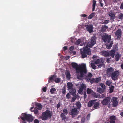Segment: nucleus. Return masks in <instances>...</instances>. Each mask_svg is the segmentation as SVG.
<instances>
[{
    "instance_id": "1",
    "label": "nucleus",
    "mask_w": 123,
    "mask_h": 123,
    "mask_svg": "<svg viewBox=\"0 0 123 123\" xmlns=\"http://www.w3.org/2000/svg\"><path fill=\"white\" fill-rule=\"evenodd\" d=\"M72 66L75 69L77 78L79 79H81L84 74L87 72L86 64L82 63L78 65L76 63H73Z\"/></svg>"
},
{
    "instance_id": "2",
    "label": "nucleus",
    "mask_w": 123,
    "mask_h": 123,
    "mask_svg": "<svg viewBox=\"0 0 123 123\" xmlns=\"http://www.w3.org/2000/svg\"><path fill=\"white\" fill-rule=\"evenodd\" d=\"M21 118L23 121L22 123H26L25 121L26 120L29 122H32L33 120L32 116L30 114H26L25 113H23L21 115Z\"/></svg>"
},
{
    "instance_id": "3",
    "label": "nucleus",
    "mask_w": 123,
    "mask_h": 123,
    "mask_svg": "<svg viewBox=\"0 0 123 123\" xmlns=\"http://www.w3.org/2000/svg\"><path fill=\"white\" fill-rule=\"evenodd\" d=\"M51 113L49 111L47 110L42 113L41 118L42 120H45L49 118H51Z\"/></svg>"
},
{
    "instance_id": "4",
    "label": "nucleus",
    "mask_w": 123,
    "mask_h": 123,
    "mask_svg": "<svg viewBox=\"0 0 123 123\" xmlns=\"http://www.w3.org/2000/svg\"><path fill=\"white\" fill-rule=\"evenodd\" d=\"M68 90L72 95L74 96L75 95L76 90L75 88L73 87V85L71 82H68L67 83Z\"/></svg>"
},
{
    "instance_id": "5",
    "label": "nucleus",
    "mask_w": 123,
    "mask_h": 123,
    "mask_svg": "<svg viewBox=\"0 0 123 123\" xmlns=\"http://www.w3.org/2000/svg\"><path fill=\"white\" fill-rule=\"evenodd\" d=\"M53 81L56 83H58L61 81V79L60 78L57 77L55 75H52L49 78L48 82L50 83Z\"/></svg>"
},
{
    "instance_id": "6",
    "label": "nucleus",
    "mask_w": 123,
    "mask_h": 123,
    "mask_svg": "<svg viewBox=\"0 0 123 123\" xmlns=\"http://www.w3.org/2000/svg\"><path fill=\"white\" fill-rule=\"evenodd\" d=\"M111 35H109L108 34L104 33L102 36V40L105 43L107 42L109 43L111 40Z\"/></svg>"
},
{
    "instance_id": "7",
    "label": "nucleus",
    "mask_w": 123,
    "mask_h": 123,
    "mask_svg": "<svg viewBox=\"0 0 123 123\" xmlns=\"http://www.w3.org/2000/svg\"><path fill=\"white\" fill-rule=\"evenodd\" d=\"M80 54H90L91 52L90 49L88 47H86L80 49Z\"/></svg>"
},
{
    "instance_id": "8",
    "label": "nucleus",
    "mask_w": 123,
    "mask_h": 123,
    "mask_svg": "<svg viewBox=\"0 0 123 123\" xmlns=\"http://www.w3.org/2000/svg\"><path fill=\"white\" fill-rule=\"evenodd\" d=\"M119 71H115L111 74L112 79L115 80L117 79L118 76L119 75Z\"/></svg>"
},
{
    "instance_id": "9",
    "label": "nucleus",
    "mask_w": 123,
    "mask_h": 123,
    "mask_svg": "<svg viewBox=\"0 0 123 123\" xmlns=\"http://www.w3.org/2000/svg\"><path fill=\"white\" fill-rule=\"evenodd\" d=\"M111 100V98L109 97H108L103 99L101 103L102 104L104 105H110V101Z\"/></svg>"
},
{
    "instance_id": "10",
    "label": "nucleus",
    "mask_w": 123,
    "mask_h": 123,
    "mask_svg": "<svg viewBox=\"0 0 123 123\" xmlns=\"http://www.w3.org/2000/svg\"><path fill=\"white\" fill-rule=\"evenodd\" d=\"M79 111L76 108H74L71 110L70 111V113L72 117H74L78 114Z\"/></svg>"
},
{
    "instance_id": "11",
    "label": "nucleus",
    "mask_w": 123,
    "mask_h": 123,
    "mask_svg": "<svg viewBox=\"0 0 123 123\" xmlns=\"http://www.w3.org/2000/svg\"><path fill=\"white\" fill-rule=\"evenodd\" d=\"M96 36H93L92 37L90 43L89 45L90 47H92V46L96 43Z\"/></svg>"
},
{
    "instance_id": "12",
    "label": "nucleus",
    "mask_w": 123,
    "mask_h": 123,
    "mask_svg": "<svg viewBox=\"0 0 123 123\" xmlns=\"http://www.w3.org/2000/svg\"><path fill=\"white\" fill-rule=\"evenodd\" d=\"M93 60L92 62H94L96 64H99L100 62V61L99 59V57L96 55H94L93 57Z\"/></svg>"
},
{
    "instance_id": "13",
    "label": "nucleus",
    "mask_w": 123,
    "mask_h": 123,
    "mask_svg": "<svg viewBox=\"0 0 123 123\" xmlns=\"http://www.w3.org/2000/svg\"><path fill=\"white\" fill-rule=\"evenodd\" d=\"M108 15L111 20L113 21L114 19L116 18V17L114 12L112 11H110L108 13Z\"/></svg>"
},
{
    "instance_id": "14",
    "label": "nucleus",
    "mask_w": 123,
    "mask_h": 123,
    "mask_svg": "<svg viewBox=\"0 0 123 123\" xmlns=\"http://www.w3.org/2000/svg\"><path fill=\"white\" fill-rule=\"evenodd\" d=\"M86 88V86L84 84L82 83L80 85V89L78 91L79 93L80 94H82L83 93V91L84 89Z\"/></svg>"
},
{
    "instance_id": "15",
    "label": "nucleus",
    "mask_w": 123,
    "mask_h": 123,
    "mask_svg": "<svg viewBox=\"0 0 123 123\" xmlns=\"http://www.w3.org/2000/svg\"><path fill=\"white\" fill-rule=\"evenodd\" d=\"M86 74V73L84 74L83 76L81 79H82V78H85L87 81H89V80H90V79H91V78L92 77V75L91 73H89L86 76H84V74Z\"/></svg>"
},
{
    "instance_id": "16",
    "label": "nucleus",
    "mask_w": 123,
    "mask_h": 123,
    "mask_svg": "<svg viewBox=\"0 0 123 123\" xmlns=\"http://www.w3.org/2000/svg\"><path fill=\"white\" fill-rule=\"evenodd\" d=\"M116 98L113 97L112 98L111 101L113 103L112 105L114 107L116 106L118 104V102L117 101Z\"/></svg>"
},
{
    "instance_id": "17",
    "label": "nucleus",
    "mask_w": 123,
    "mask_h": 123,
    "mask_svg": "<svg viewBox=\"0 0 123 123\" xmlns=\"http://www.w3.org/2000/svg\"><path fill=\"white\" fill-rule=\"evenodd\" d=\"M75 49L74 47L72 46L69 48L68 50L70 53H73V54H76V52L75 51Z\"/></svg>"
},
{
    "instance_id": "18",
    "label": "nucleus",
    "mask_w": 123,
    "mask_h": 123,
    "mask_svg": "<svg viewBox=\"0 0 123 123\" xmlns=\"http://www.w3.org/2000/svg\"><path fill=\"white\" fill-rule=\"evenodd\" d=\"M86 29L87 31L90 33L93 31V26L92 25H88L86 27Z\"/></svg>"
},
{
    "instance_id": "19",
    "label": "nucleus",
    "mask_w": 123,
    "mask_h": 123,
    "mask_svg": "<svg viewBox=\"0 0 123 123\" xmlns=\"http://www.w3.org/2000/svg\"><path fill=\"white\" fill-rule=\"evenodd\" d=\"M114 68L112 67H110L108 68L107 70V74L110 75L113 73L114 71Z\"/></svg>"
},
{
    "instance_id": "20",
    "label": "nucleus",
    "mask_w": 123,
    "mask_h": 123,
    "mask_svg": "<svg viewBox=\"0 0 123 123\" xmlns=\"http://www.w3.org/2000/svg\"><path fill=\"white\" fill-rule=\"evenodd\" d=\"M115 34L117 38H119L121 37V29H118L115 32Z\"/></svg>"
},
{
    "instance_id": "21",
    "label": "nucleus",
    "mask_w": 123,
    "mask_h": 123,
    "mask_svg": "<svg viewBox=\"0 0 123 123\" xmlns=\"http://www.w3.org/2000/svg\"><path fill=\"white\" fill-rule=\"evenodd\" d=\"M117 50V49L116 46L114 47L113 49L111 51V54H115V52H116Z\"/></svg>"
},
{
    "instance_id": "22",
    "label": "nucleus",
    "mask_w": 123,
    "mask_h": 123,
    "mask_svg": "<svg viewBox=\"0 0 123 123\" xmlns=\"http://www.w3.org/2000/svg\"><path fill=\"white\" fill-rule=\"evenodd\" d=\"M108 28V27L106 25H104L103 26L101 29V31L102 32H104L106 31V30Z\"/></svg>"
},
{
    "instance_id": "23",
    "label": "nucleus",
    "mask_w": 123,
    "mask_h": 123,
    "mask_svg": "<svg viewBox=\"0 0 123 123\" xmlns=\"http://www.w3.org/2000/svg\"><path fill=\"white\" fill-rule=\"evenodd\" d=\"M93 107L95 109L98 108H99V103L98 102H95L94 103Z\"/></svg>"
},
{
    "instance_id": "24",
    "label": "nucleus",
    "mask_w": 123,
    "mask_h": 123,
    "mask_svg": "<svg viewBox=\"0 0 123 123\" xmlns=\"http://www.w3.org/2000/svg\"><path fill=\"white\" fill-rule=\"evenodd\" d=\"M105 89H102L100 88H98L97 89V91L100 93H102L105 92Z\"/></svg>"
},
{
    "instance_id": "25",
    "label": "nucleus",
    "mask_w": 123,
    "mask_h": 123,
    "mask_svg": "<svg viewBox=\"0 0 123 123\" xmlns=\"http://www.w3.org/2000/svg\"><path fill=\"white\" fill-rule=\"evenodd\" d=\"M113 43V42L112 41H111L110 42V43H108V44H107L106 45L107 48L108 49H110L112 46Z\"/></svg>"
},
{
    "instance_id": "26",
    "label": "nucleus",
    "mask_w": 123,
    "mask_h": 123,
    "mask_svg": "<svg viewBox=\"0 0 123 123\" xmlns=\"http://www.w3.org/2000/svg\"><path fill=\"white\" fill-rule=\"evenodd\" d=\"M95 102L94 100H92L91 101H90L88 104V106L89 107H91L92 105L94 104V103Z\"/></svg>"
},
{
    "instance_id": "27",
    "label": "nucleus",
    "mask_w": 123,
    "mask_h": 123,
    "mask_svg": "<svg viewBox=\"0 0 123 123\" xmlns=\"http://www.w3.org/2000/svg\"><path fill=\"white\" fill-rule=\"evenodd\" d=\"M66 75L67 78L68 79H69L70 77V75L69 72L68 71H66Z\"/></svg>"
},
{
    "instance_id": "28",
    "label": "nucleus",
    "mask_w": 123,
    "mask_h": 123,
    "mask_svg": "<svg viewBox=\"0 0 123 123\" xmlns=\"http://www.w3.org/2000/svg\"><path fill=\"white\" fill-rule=\"evenodd\" d=\"M36 108L37 109L40 110L42 109V106L39 103H37L36 104Z\"/></svg>"
},
{
    "instance_id": "29",
    "label": "nucleus",
    "mask_w": 123,
    "mask_h": 123,
    "mask_svg": "<svg viewBox=\"0 0 123 123\" xmlns=\"http://www.w3.org/2000/svg\"><path fill=\"white\" fill-rule=\"evenodd\" d=\"M96 1L95 0H93V4H92V11L93 12L95 9L96 4Z\"/></svg>"
},
{
    "instance_id": "30",
    "label": "nucleus",
    "mask_w": 123,
    "mask_h": 123,
    "mask_svg": "<svg viewBox=\"0 0 123 123\" xmlns=\"http://www.w3.org/2000/svg\"><path fill=\"white\" fill-rule=\"evenodd\" d=\"M117 18L120 19L122 20L123 19V14L122 13H120L118 16Z\"/></svg>"
},
{
    "instance_id": "31",
    "label": "nucleus",
    "mask_w": 123,
    "mask_h": 123,
    "mask_svg": "<svg viewBox=\"0 0 123 123\" xmlns=\"http://www.w3.org/2000/svg\"><path fill=\"white\" fill-rule=\"evenodd\" d=\"M95 13L93 12L91 13L88 17V18L89 19H92L94 16Z\"/></svg>"
},
{
    "instance_id": "32",
    "label": "nucleus",
    "mask_w": 123,
    "mask_h": 123,
    "mask_svg": "<svg viewBox=\"0 0 123 123\" xmlns=\"http://www.w3.org/2000/svg\"><path fill=\"white\" fill-rule=\"evenodd\" d=\"M61 116L62 120H65L66 119V118L65 114L64 113H62L61 114Z\"/></svg>"
},
{
    "instance_id": "33",
    "label": "nucleus",
    "mask_w": 123,
    "mask_h": 123,
    "mask_svg": "<svg viewBox=\"0 0 123 123\" xmlns=\"http://www.w3.org/2000/svg\"><path fill=\"white\" fill-rule=\"evenodd\" d=\"M76 104L78 109H79L81 107V105L80 102H77Z\"/></svg>"
},
{
    "instance_id": "34",
    "label": "nucleus",
    "mask_w": 123,
    "mask_h": 123,
    "mask_svg": "<svg viewBox=\"0 0 123 123\" xmlns=\"http://www.w3.org/2000/svg\"><path fill=\"white\" fill-rule=\"evenodd\" d=\"M81 42V40L80 39H78L77 40L75 43V45H79Z\"/></svg>"
},
{
    "instance_id": "35",
    "label": "nucleus",
    "mask_w": 123,
    "mask_h": 123,
    "mask_svg": "<svg viewBox=\"0 0 123 123\" xmlns=\"http://www.w3.org/2000/svg\"><path fill=\"white\" fill-rule=\"evenodd\" d=\"M93 92V91L91 89L88 88L87 89V93L88 94L92 93Z\"/></svg>"
},
{
    "instance_id": "36",
    "label": "nucleus",
    "mask_w": 123,
    "mask_h": 123,
    "mask_svg": "<svg viewBox=\"0 0 123 123\" xmlns=\"http://www.w3.org/2000/svg\"><path fill=\"white\" fill-rule=\"evenodd\" d=\"M114 88V87L113 86H111L109 87L110 92H112L113 91Z\"/></svg>"
},
{
    "instance_id": "37",
    "label": "nucleus",
    "mask_w": 123,
    "mask_h": 123,
    "mask_svg": "<svg viewBox=\"0 0 123 123\" xmlns=\"http://www.w3.org/2000/svg\"><path fill=\"white\" fill-rule=\"evenodd\" d=\"M120 57V56L119 54H116L115 57L116 60L117 61H118L119 60Z\"/></svg>"
},
{
    "instance_id": "38",
    "label": "nucleus",
    "mask_w": 123,
    "mask_h": 123,
    "mask_svg": "<svg viewBox=\"0 0 123 123\" xmlns=\"http://www.w3.org/2000/svg\"><path fill=\"white\" fill-rule=\"evenodd\" d=\"M56 90V89L55 88H52L50 90V92L52 94L54 93L55 92Z\"/></svg>"
},
{
    "instance_id": "39",
    "label": "nucleus",
    "mask_w": 123,
    "mask_h": 123,
    "mask_svg": "<svg viewBox=\"0 0 123 123\" xmlns=\"http://www.w3.org/2000/svg\"><path fill=\"white\" fill-rule=\"evenodd\" d=\"M68 49V47L65 46L62 48V51L65 52V51Z\"/></svg>"
},
{
    "instance_id": "40",
    "label": "nucleus",
    "mask_w": 123,
    "mask_h": 123,
    "mask_svg": "<svg viewBox=\"0 0 123 123\" xmlns=\"http://www.w3.org/2000/svg\"><path fill=\"white\" fill-rule=\"evenodd\" d=\"M112 82L111 81H107L106 82V84L108 86H110Z\"/></svg>"
},
{
    "instance_id": "41",
    "label": "nucleus",
    "mask_w": 123,
    "mask_h": 123,
    "mask_svg": "<svg viewBox=\"0 0 123 123\" xmlns=\"http://www.w3.org/2000/svg\"><path fill=\"white\" fill-rule=\"evenodd\" d=\"M100 86L102 87L103 89H105L106 88V87L104 84L103 83H101L100 84Z\"/></svg>"
},
{
    "instance_id": "42",
    "label": "nucleus",
    "mask_w": 123,
    "mask_h": 123,
    "mask_svg": "<svg viewBox=\"0 0 123 123\" xmlns=\"http://www.w3.org/2000/svg\"><path fill=\"white\" fill-rule=\"evenodd\" d=\"M63 113L65 115H67L68 114V111L66 109H64L63 111Z\"/></svg>"
},
{
    "instance_id": "43",
    "label": "nucleus",
    "mask_w": 123,
    "mask_h": 123,
    "mask_svg": "<svg viewBox=\"0 0 123 123\" xmlns=\"http://www.w3.org/2000/svg\"><path fill=\"white\" fill-rule=\"evenodd\" d=\"M91 66L92 67V68L94 69H95L96 68V66L94 64L92 63L91 64Z\"/></svg>"
},
{
    "instance_id": "44",
    "label": "nucleus",
    "mask_w": 123,
    "mask_h": 123,
    "mask_svg": "<svg viewBox=\"0 0 123 123\" xmlns=\"http://www.w3.org/2000/svg\"><path fill=\"white\" fill-rule=\"evenodd\" d=\"M62 92L64 94H65L66 92V89L65 87H64L62 89Z\"/></svg>"
},
{
    "instance_id": "45",
    "label": "nucleus",
    "mask_w": 123,
    "mask_h": 123,
    "mask_svg": "<svg viewBox=\"0 0 123 123\" xmlns=\"http://www.w3.org/2000/svg\"><path fill=\"white\" fill-rule=\"evenodd\" d=\"M109 22V21L108 20H105L102 23V24L106 25Z\"/></svg>"
},
{
    "instance_id": "46",
    "label": "nucleus",
    "mask_w": 123,
    "mask_h": 123,
    "mask_svg": "<svg viewBox=\"0 0 123 123\" xmlns=\"http://www.w3.org/2000/svg\"><path fill=\"white\" fill-rule=\"evenodd\" d=\"M101 77H99L95 79V81L96 82L98 83L101 80Z\"/></svg>"
},
{
    "instance_id": "47",
    "label": "nucleus",
    "mask_w": 123,
    "mask_h": 123,
    "mask_svg": "<svg viewBox=\"0 0 123 123\" xmlns=\"http://www.w3.org/2000/svg\"><path fill=\"white\" fill-rule=\"evenodd\" d=\"M76 98V97L75 96L73 97L72 98L71 102H74L75 101Z\"/></svg>"
},
{
    "instance_id": "48",
    "label": "nucleus",
    "mask_w": 123,
    "mask_h": 123,
    "mask_svg": "<svg viewBox=\"0 0 123 123\" xmlns=\"http://www.w3.org/2000/svg\"><path fill=\"white\" fill-rule=\"evenodd\" d=\"M104 1V0H103ZM100 4V5L101 7H103L104 4L103 3H102V2H103L102 0H99Z\"/></svg>"
},
{
    "instance_id": "49",
    "label": "nucleus",
    "mask_w": 123,
    "mask_h": 123,
    "mask_svg": "<svg viewBox=\"0 0 123 123\" xmlns=\"http://www.w3.org/2000/svg\"><path fill=\"white\" fill-rule=\"evenodd\" d=\"M110 118L111 120H114L116 119V117L114 116H112L110 117Z\"/></svg>"
},
{
    "instance_id": "50",
    "label": "nucleus",
    "mask_w": 123,
    "mask_h": 123,
    "mask_svg": "<svg viewBox=\"0 0 123 123\" xmlns=\"http://www.w3.org/2000/svg\"><path fill=\"white\" fill-rule=\"evenodd\" d=\"M95 79L94 78H92V79H90V80H89V81H90V82L91 83H92L94 82H95Z\"/></svg>"
},
{
    "instance_id": "51",
    "label": "nucleus",
    "mask_w": 123,
    "mask_h": 123,
    "mask_svg": "<svg viewBox=\"0 0 123 123\" xmlns=\"http://www.w3.org/2000/svg\"><path fill=\"white\" fill-rule=\"evenodd\" d=\"M70 93H68L66 95V98L68 99H69L70 98Z\"/></svg>"
},
{
    "instance_id": "52",
    "label": "nucleus",
    "mask_w": 123,
    "mask_h": 123,
    "mask_svg": "<svg viewBox=\"0 0 123 123\" xmlns=\"http://www.w3.org/2000/svg\"><path fill=\"white\" fill-rule=\"evenodd\" d=\"M85 119L84 117H83L81 119V123H84Z\"/></svg>"
},
{
    "instance_id": "53",
    "label": "nucleus",
    "mask_w": 123,
    "mask_h": 123,
    "mask_svg": "<svg viewBox=\"0 0 123 123\" xmlns=\"http://www.w3.org/2000/svg\"><path fill=\"white\" fill-rule=\"evenodd\" d=\"M34 123H39V121L37 119H35L34 121Z\"/></svg>"
},
{
    "instance_id": "54",
    "label": "nucleus",
    "mask_w": 123,
    "mask_h": 123,
    "mask_svg": "<svg viewBox=\"0 0 123 123\" xmlns=\"http://www.w3.org/2000/svg\"><path fill=\"white\" fill-rule=\"evenodd\" d=\"M90 116V114H89L87 115L86 117L87 120H89V119Z\"/></svg>"
},
{
    "instance_id": "55",
    "label": "nucleus",
    "mask_w": 123,
    "mask_h": 123,
    "mask_svg": "<svg viewBox=\"0 0 123 123\" xmlns=\"http://www.w3.org/2000/svg\"><path fill=\"white\" fill-rule=\"evenodd\" d=\"M87 55L86 54H82L81 57L83 58H84L86 57Z\"/></svg>"
},
{
    "instance_id": "56",
    "label": "nucleus",
    "mask_w": 123,
    "mask_h": 123,
    "mask_svg": "<svg viewBox=\"0 0 123 123\" xmlns=\"http://www.w3.org/2000/svg\"><path fill=\"white\" fill-rule=\"evenodd\" d=\"M72 43H74V38L71 37V40L70 41Z\"/></svg>"
},
{
    "instance_id": "57",
    "label": "nucleus",
    "mask_w": 123,
    "mask_h": 123,
    "mask_svg": "<svg viewBox=\"0 0 123 123\" xmlns=\"http://www.w3.org/2000/svg\"><path fill=\"white\" fill-rule=\"evenodd\" d=\"M60 106V103H59L57 105V109L59 108Z\"/></svg>"
},
{
    "instance_id": "58",
    "label": "nucleus",
    "mask_w": 123,
    "mask_h": 123,
    "mask_svg": "<svg viewBox=\"0 0 123 123\" xmlns=\"http://www.w3.org/2000/svg\"><path fill=\"white\" fill-rule=\"evenodd\" d=\"M33 111L35 114H37L38 113V111L37 110H34Z\"/></svg>"
},
{
    "instance_id": "59",
    "label": "nucleus",
    "mask_w": 123,
    "mask_h": 123,
    "mask_svg": "<svg viewBox=\"0 0 123 123\" xmlns=\"http://www.w3.org/2000/svg\"><path fill=\"white\" fill-rule=\"evenodd\" d=\"M81 16L82 17H85L87 16V15L85 14H81Z\"/></svg>"
},
{
    "instance_id": "60",
    "label": "nucleus",
    "mask_w": 123,
    "mask_h": 123,
    "mask_svg": "<svg viewBox=\"0 0 123 123\" xmlns=\"http://www.w3.org/2000/svg\"><path fill=\"white\" fill-rule=\"evenodd\" d=\"M70 56H66L65 57V59L66 60H67L69 59Z\"/></svg>"
},
{
    "instance_id": "61",
    "label": "nucleus",
    "mask_w": 123,
    "mask_h": 123,
    "mask_svg": "<svg viewBox=\"0 0 123 123\" xmlns=\"http://www.w3.org/2000/svg\"><path fill=\"white\" fill-rule=\"evenodd\" d=\"M120 8L123 9V3L120 6Z\"/></svg>"
},
{
    "instance_id": "62",
    "label": "nucleus",
    "mask_w": 123,
    "mask_h": 123,
    "mask_svg": "<svg viewBox=\"0 0 123 123\" xmlns=\"http://www.w3.org/2000/svg\"><path fill=\"white\" fill-rule=\"evenodd\" d=\"M43 90L44 92H45L46 91V88L45 87H44L43 89Z\"/></svg>"
},
{
    "instance_id": "63",
    "label": "nucleus",
    "mask_w": 123,
    "mask_h": 123,
    "mask_svg": "<svg viewBox=\"0 0 123 123\" xmlns=\"http://www.w3.org/2000/svg\"><path fill=\"white\" fill-rule=\"evenodd\" d=\"M111 123H115V121L113 120H111L110 121Z\"/></svg>"
},
{
    "instance_id": "64",
    "label": "nucleus",
    "mask_w": 123,
    "mask_h": 123,
    "mask_svg": "<svg viewBox=\"0 0 123 123\" xmlns=\"http://www.w3.org/2000/svg\"><path fill=\"white\" fill-rule=\"evenodd\" d=\"M86 93H84V98H86Z\"/></svg>"
}]
</instances>
